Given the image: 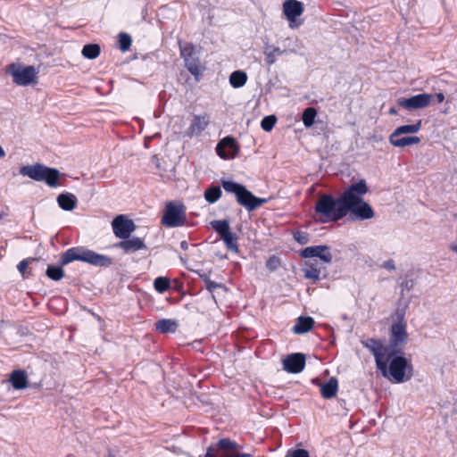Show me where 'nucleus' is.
<instances>
[{
  "instance_id": "obj_16",
  "label": "nucleus",
  "mask_w": 457,
  "mask_h": 457,
  "mask_svg": "<svg viewBox=\"0 0 457 457\" xmlns=\"http://www.w3.org/2000/svg\"><path fill=\"white\" fill-rule=\"evenodd\" d=\"M208 124L209 117L206 114L195 115L186 134L190 137L198 136L207 128Z\"/></svg>"
},
{
  "instance_id": "obj_49",
  "label": "nucleus",
  "mask_w": 457,
  "mask_h": 457,
  "mask_svg": "<svg viewBox=\"0 0 457 457\" xmlns=\"http://www.w3.org/2000/svg\"><path fill=\"white\" fill-rule=\"evenodd\" d=\"M5 151L4 148L0 145V159L4 158L5 156Z\"/></svg>"
},
{
  "instance_id": "obj_8",
  "label": "nucleus",
  "mask_w": 457,
  "mask_h": 457,
  "mask_svg": "<svg viewBox=\"0 0 457 457\" xmlns=\"http://www.w3.org/2000/svg\"><path fill=\"white\" fill-rule=\"evenodd\" d=\"M8 71L12 77L13 82L18 86H28L37 79V71L34 66H21L20 64H11Z\"/></svg>"
},
{
  "instance_id": "obj_15",
  "label": "nucleus",
  "mask_w": 457,
  "mask_h": 457,
  "mask_svg": "<svg viewBox=\"0 0 457 457\" xmlns=\"http://www.w3.org/2000/svg\"><path fill=\"white\" fill-rule=\"evenodd\" d=\"M304 367L305 355L303 353H291L283 360V368L289 373H299Z\"/></svg>"
},
{
  "instance_id": "obj_12",
  "label": "nucleus",
  "mask_w": 457,
  "mask_h": 457,
  "mask_svg": "<svg viewBox=\"0 0 457 457\" xmlns=\"http://www.w3.org/2000/svg\"><path fill=\"white\" fill-rule=\"evenodd\" d=\"M238 151L239 146L236 139L230 136L221 139L216 146L217 154L224 160L234 159L238 154Z\"/></svg>"
},
{
  "instance_id": "obj_25",
  "label": "nucleus",
  "mask_w": 457,
  "mask_h": 457,
  "mask_svg": "<svg viewBox=\"0 0 457 457\" xmlns=\"http://www.w3.org/2000/svg\"><path fill=\"white\" fill-rule=\"evenodd\" d=\"M247 75L243 71H235L229 76V83L232 87L239 88L245 85Z\"/></svg>"
},
{
  "instance_id": "obj_13",
  "label": "nucleus",
  "mask_w": 457,
  "mask_h": 457,
  "mask_svg": "<svg viewBox=\"0 0 457 457\" xmlns=\"http://www.w3.org/2000/svg\"><path fill=\"white\" fill-rule=\"evenodd\" d=\"M300 256L304 259L317 257L327 264L332 262L330 247L325 245L308 246L300 252Z\"/></svg>"
},
{
  "instance_id": "obj_6",
  "label": "nucleus",
  "mask_w": 457,
  "mask_h": 457,
  "mask_svg": "<svg viewBox=\"0 0 457 457\" xmlns=\"http://www.w3.org/2000/svg\"><path fill=\"white\" fill-rule=\"evenodd\" d=\"M20 173L36 181H44L51 187L58 186L60 178V171L57 169L49 168L39 163L23 166L21 168Z\"/></svg>"
},
{
  "instance_id": "obj_18",
  "label": "nucleus",
  "mask_w": 457,
  "mask_h": 457,
  "mask_svg": "<svg viewBox=\"0 0 457 457\" xmlns=\"http://www.w3.org/2000/svg\"><path fill=\"white\" fill-rule=\"evenodd\" d=\"M57 203L61 209L70 212L76 208L78 199L75 195L66 192L57 196Z\"/></svg>"
},
{
  "instance_id": "obj_5",
  "label": "nucleus",
  "mask_w": 457,
  "mask_h": 457,
  "mask_svg": "<svg viewBox=\"0 0 457 457\" xmlns=\"http://www.w3.org/2000/svg\"><path fill=\"white\" fill-rule=\"evenodd\" d=\"M221 186L226 192L234 194L237 203L248 212H253L268 202L267 198L255 196L245 186L234 181L221 179Z\"/></svg>"
},
{
  "instance_id": "obj_1",
  "label": "nucleus",
  "mask_w": 457,
  "mask_h": 457,
  "mask_svg": "<svg viewBox=\"0 0 457 457\" xmlns=\"http://www.w3.org/2000/svg\"><path fill=\"white\" fill-rule=\"evenodd\" d=\"M368 191L366 181L361 179L350 185L337 198H334L331 195H321L314 208L319 220L321 223L338 221L348 212L355 220L372 219L375 212L370 204L363 200Z\"/></svg>"
},
{
  "instance_id": "obj_35",
  "label": "nucleus",
  "mask_w": 457,
  "mask_h": 457,
  "mask_svg": "<svg viewBox=\"0 0 457 457\" xmlns=\"http://www.w3.org/2000/svg\"><path fill=\"white\" fill-rule=\"evenodd\" d=\"M170 287V280L165 277H158L154 281V289L161 294L166 292Z\"/></svg>"
},
{
  "instance_id": "obj_9",
  "label": "nucleus",
  "mask_w": 457,
  "mask_h": 457,
  "mask_svg": "<svg viewBox=\"0 0 457 457\" xmlns=\"http://www.w3.org/2000/svg\"><path fill=\"white\" fill-rule=\"evenodd\" d=\"M303 4L298 0H286L283 3V13L288 21L289 28L295 29L302 25L297 19L303 13Z\"/></svg>"
},
{
  "instance_id": "obj_4",
  "label": "nucleus",
  "mask_w": 457,
  "mask_h": 457,
  "mask_svg": "<svg viewBox=\"0 0 457 457\" xmlns=\"http://www.w3.org/2000/svg\"><path fill=\"white\" fill-rule=\"evenodd\" d=\"M74 261H80L94 266L109 267L112 259L107 255L97 253L85 247H72L68 249L62 256V265Z\"/></svg>"
},
{
  "instance_id": "obj_47",
  "label": "nucleus",
  "mask_w": 457,
  "mask_h": 457,
  "mask_svg": "<svg viewBox=\"0 0 457 457\" xmlns=\"http://www.w3.org/2000/svg\"><path fill=\"white\" fill-rule=\"evenodd\" d=\"M217 452V448L211 445L207 449V453L204 457H216L215 453Z\"/></svg>"
},
{
  "instance_id": "obj_11",
  "label": "nucleus",
  "mask_w": 457,
  "mask_h": 457,
  "mask_svg": "<svg viewBox=\"0 0 457 457\" xmlns=\"http://www.w3.org/2000/svg\"><path fill=\"white\" fill-rule=\"evenodd\" d=\"M433 96L431 94H419L410 98H400L398 105L408 110H417L428 106L431 103Z\"/></svg>"
},
{
  "instance_id": "obj_42",
  "label": "nucleus",
  "mask_w": 457,
  "mask_h": 457,
  "mask_svg": "<svg viewBox=\"0 0 457 457\" xmlns=\"http://www.w3.org/2000/svg\"><path fill=\"white\" fill-rule=\"evenodd\" d=\"M414 287L413 279H404L401 283V294L403 295L404 291H411Z\"/></svg>"
},
{
  "instance_id": "obj_38",
  "label": "nucleus",
  "mask_w": 457,
  "mask_h": 457,
  "mask_svg": "<svg viewBox=\"0 0 457 457\" xmlns=\"http://www.w3.org/2000/svg\"><path fill=\"white\" fill-rule=\"evenodd\" d=\"M277 122L274 115L265 116L261 121V127L264 131H270Z\"/></svg>"
},
{
  "instance_id": "obj_14",
  "label": "nucleus",
  "mask_w": 457,
  "mask_h": 457,
  "mask_svg": "<svg viewBox=\"0 0 457 457\" xmlns=\"http://www.w3.org/2000/svg\"><path fill=\"white\" fill-rule=\"evenodd\" d=\"M303 271L304 273V278L312 279L313 282H317L328 276L326 266L319 263L315 260L306 262Z\"/></svg>"
},
{
  "instance_id": "obj_32",
  "label": "nucleus",
  "mask_w": 457,
  "mask_h": 457,
  "mask_svg": "<svg viewBox=\"0 0 457 457\" xmlns=\"http://www.w3.org/2000/svg\"><path fill=\"white\" fill-rule=\"evenodd\" d=\"M317 116V111L313 107L306 108L302 115V120L306 128H310L314 124L315 118Z\"/></svg>"
},
{
  "instance_id": "obj_34",
  "label": "nucleus",
  "mask_w": 457,
  "mask_h": 457,
  "mask_svg": "<svg viewBox=\"0 0 457 457\" xmlns=\"http://www.w3.org/2000/svg\"><path fill=\"white\" fill-rule=\"evenodd\" d=\"M179 49L181 57L184 59V61L196 56L195 47L192 44H179Z\"/></svg>"
},
{
  "instance_id": "obj_37",
  "label": "nucleus",
  "mask_w": 457,
  "mask_h": 457,
  "mask_svg": "<svg viewBox=\"0 0 457 457\" xmlns=\"http://www.w3.org/2000/svg\"><path fill=\"white\" fill-rule=\"evenodd\" d=\"M118 37H119V48L122 52H127L131 46V43H132L131 37L127 33L121 32L119 34Z\"/></svg>"
},
{
  "instance_id": "obj_30",
  "label": "nucleus",
  "mask_w": 457,
  "mask_h": 457,
  "mask_svg": "<svg viewBox=\"0 0 457 457\" xmlns=\"http://www.w3.org/2000/svg\"><path fill=\"white\" fill-rule=\"evenodd\" d=\"M184 62L188 71L197 79L202 73L198 57L195 56L194 58L187 59Z\"/></svg>"
},
{
  "instance_id": "obj_26",
  "label": "nucleus",
  "mask_w": 457,
  "mask_h": 457,
  "mask_svg": "<svg viewBox=\"0 0 457 457\" xmlns=\"http://www.w3.org/2000/svg\"><path fill=\"white\" fill-rule=\"evenodd\" d=\"M220 238L222 239V241L224 242L226 247L235 253H237L239 252V248H238V245H237V240H238V237L232 233L231 231L223 235L222 237H220Z\"/></svg>"
},
{
  "instance_id": "obj_46",
  "label": "nucleus",
  "mask_w": 457,
  "mask_h": 457,
  "mask_svg": "<svg viewBox=\"0 0 457 457\" xmlns=\"http://www.w3.org/2000/svg\"><path fill=\"white\" fill-rule=\"evenodd\" d=\"M29 266V260L25 259L20 262L17 268L21 274H24Z\"/></svg>"
},
{
  "instance_id": "obj_28",
  "label": "nucleus",
  "mask_w": 457,
  "mask_h": 457,
  "mask_svg": "<svg viewBox=\"0 0 457 457\" xmlns=\"http://www.w3.org/2000/svg\"><path fill=\"white\" fill-rule=\"evenodd\" d=\"M101 53L100 46L97 44H87L85 45L82 48L81 54L82 55L89 60L96 59L99 56Z\"/></svg>"
},
{
  "instance_id": "obj_48",
  "label": "nucleus",
  "mask_w": 457,
  "mask_h": 457,
  "mask_svg": "<svg viewBox=\"0 0 457 457\" xmlns=\"http://www.w3.org/2000/svg\"><path fill=\"white\" fill-rule=\"evenodd\" d=\"M435 96L436 98L437 103H442L445 100V95L443 93H441V92L436 94Z\"/></svg>"
},
{
  "instance_id": "obj_51",
  "label": "nucleus",
  "mask_w": 457,
  "mask_h": 457,
  "mask_svg": "<svg viewBox=\"0 0 457 457\" xmlns=\"http://www.w3.org/2000/svg\"><path fill=\"white\" fill-rule=\"evenodd\" d=\"M180 247L184 250L187 249V243L186 241H182L180 243Z\"/></svg>"
},
{
  "instance_id": "obj_24",
  "label": "nucleus",
  "mask_w": 457,
  "mask_h": 457,
  "mask_svg": "<svg viewBox=\"0 0 457 457\" xmlns=\"http://www.w3.org/2000/svg\"><path fill=\"white\" fill-rule=\"evenodd\" d=\"M421 124H422V120H419L416 123L414 124H410V125H403V126H400V127H397L391 135H394V138L398 137V136H402V135H404V134H415L417 132H419L421 129Z\"/></svg>"
},
{
  "instance_id": "obj_23",
  "label": "nucleus",
  "mask_w": 457,
  "mask_h": 457,
  "mask_svg": "<svg viewBox=\"0 0 457 457\" xmlns=\"http://www.w3.org/2000/svg\"><path fill=\"white\" fill-rule=\"evenodd\" d=\"M286 51L281 50L278 46L267 45L264 46L263 54L265 55L266 63L270 66L274 64L277 58L282 55Z\"/></svg>"
},
{
  "instance_id": "obj_19",
  "label": "nucleus",
  "mask_w": 457,
  "mask_h": 457,
  "mask_svg": "<svg viewBox=\"0 0 457 457\" xmlns=\"http://www.w3.org/2000/svg\"><path fill=\"white\" fill-rule=\"evenodd\" d=\"M389 142L395 147H405L411 145H417L420 142V137L417 136H398L394 138V135H390Z\"/></svg>"
},
{
  "instance_id": "obj_36",
  "label": "nucleus",
  "mask_w": 457,
  "mask_h": 457,
  "mask_svg": "<svg viewBox=\"0 0 457 457\" xmlns=\"http://www.w3.org/2000/svg\"><path fill=\"white\" fill-rule=\"evenodd\" d=\"M214 447L217 448V450L220 449V450H223L224 453H228V450L237 449L238 447V445L236 442L231 441L228 438H221L220 440H219L217 445Z\"/></svg>"
},
{
  "instance_id": "obj_27",
  "label": "nucleus",
  "mask_w": 457,
  "mask_h": 457,
  "mask_svg": "<svg viewBox=\"0 0 457 457\" xmlns=\"http://www.w3.org/2000/svg\"><path fill=\"white\" fill-rule=\"evenodd\" d=\"M156 329L161 333H172L177 329V322L170 319H162L156 322Z\"/></svg>"
},
{
  "instance_id": "obj_17",
  "label": "nucleus",
  "mask_w": 457,
  "mask_h": 457,
  "mask_svg": "<svg viewBox=\"0 0 457 457\" xmlns=\"http://www.w3.org/2000/svg\"><path fill=\"white\" fill-rule=\"evenodd\" d=\"M115 246L117 248L122 249L125 253H134L138 250L146 248L144 241L141 238L136 237L123 239L122 241L118 242Z\"/></svg>"
},
{
  "instance_id": "obj_31",
  "label": "nucleus",
  "mask_w": 457,
  "mask_h": 457,
  "mask_svg": "<svg viewBox=\"0 0 457 457\" xmlns=\"http://www.w3.org/2000/svg\"><path fill=\"white\" fill-rule=\"evenodd\" d=\"M212 228L220 236L230 232V226L227 220H216L211 222Z\"/></svg>"
},
{
  "instance_id": "obj_40",
  "label": "nucleus",
  "mask_w": 457,
  "mask_h": 457,
  "mask_svg": "<svg viewBox=\"0 0 457 457\" xmlns=\"http://www.w3.org/2000/svg\"><path fill=\"white\" fill-rule=\"evenodd\" d=\"M279 265H280V261L275 255L270 256L266 262V267L270 271L276 270L279 267Z\"/></svg>"
},
{
  "instance_id": "obj_29",
  "label": "nucleus",
  "mask_w": 457,
  "mask_h": 457,
  "mask_svg": "<svg viewBox=\"0 0 457 457\" xmlns=\"http://www.w3.org/2000/svg\"><path fill=\"white\" fill-rule=\"evenodd\" d=\"M222 192L220 187L211 186L204 191V199L209 204L216 203L221 197Z\"/></svg>"
},
{
  "instance_id": "obj_39",
  "label": "nucleus",
  "mask_w": 457,
  "mask_h": 457,
  "mask_svg": "<svg viewBox=\"0 0 457 457\" xmlns=\"http://www.w3.org/2000/svg\"><path fill=\"white\" fill-rule=\"evenodd\" d=\"M293 237L300 245H306L310 241V235L305 231H295L293 234Z\"/></svg>"
},
{
  "instance_id": "obj_50",
  "label": "nucleus",
  "mask_w": 457,
  "mask_h": 457,
  "mask_svg": "<svg viewBox=\"0 0 457 457\" xmlns=\"http://www.w3.org/2000/svg\"><path fill=\"white\" fill-rule=\"evenodd\" d=\"M450 249L457 254V244L451 245Z\"/></svg>"
},
{
  "instance_id": "obj_22",
  "label": "nucleus",
  "mask_w": 457,
  "mask_h": 457,
  "mask_svg": "<svg viewBox=\"0 0 457 457\" xmlns=\"http://www.w3.org/2000/svg\"><path fill=\"white\" fill-rule=\"evenodd\" d=\"M338 390V383L337 378H330L328 382L324 383L320 386L321 395L325 399H330L336 396Z\"/></svg>"
},
{
  "instance_id": "obj_10",
  "label": "nucleus",
  "mask_w": 457,
  "mask_h": 457,
  "mask_svg": "<svg viewBox=\"0 0 457 457\" xmlns=\"http://www.w3.org/2000/svg\"><path fill=\"white\" fill-rule=\"evenodd\" d=\"M114 235L120 239H127L130 234L135 231L136 225L132 220L125 218L123 215H118L112 222Z\"/></svg>"
},
{
  "instance_id": "obj_41",
  "label": "nucleus",
  "mask_w": 457,
  "mask_h": 457,
  "mask_svg": "<svg viewBox=\"0 0 457 457\" xmlns=\"http://www.w3.org/2000/svg\"><path fill=\"white\" fill-rule=\"evenodd\" d=\"M286 457H310V455L305 449H295L288 452Z\"/></svg>"
},
{
  "instance_id": "obj_52",
  "label": "nucleus",
  "mask_w": 457,
  "mask_h": 457,
  "mask_svg": "<svg viewBox=\"0 0 457 457\" xmlns=\"http://www.w3.org/2000/svg\"><path fill=\"white\" fill-rule=\"evenodd\" d=\"M389 113H390V114H394V115H395V114H396V113H397V111H396V109H395V108H391V109L389 110Z\"/></svg>"
},
{
  "instance_id": "obj_20",
  "label": "nucleus",
  "mask_w": 457,
  "mask_h": 457,
  "mask_svg": "<svg viewBox=\"0 0 457 457\" xmlns=\"http://www.w3.org/2000/svg\"><path fill=\"white\" fill-rule=\"evenodd\" d=\"M313 325L314 320L312 318L300 316L293 327V331L295 334L302 335L309 332L312 328Z\"/></svg>"
},
{
  "instance_id": "obj_43",
  "label": "nucleus",
  "mask_w": 457,
  "mask_h": 457,
  "mask_svg": "<svg viewBox=\"0 0 457 457\" xmlns=\"http://www.w3.org/2000/svg\"><path fill=\"white\" fill-rule=\"evenodd\" d=\"M220 457H254L245 453H223Z\"/></svg>"
},
{
  "instance_id": "obj_3",
  "label": "nucleus",
  "mask_w": 457,
  "mask_h": 457,
  "mask_svg": "<svg viewBox=\"0 0 457 457\" xmlns=\"http://www.w3.org/2000/svg\"><path fill=\"white\" fill-rule=\"evenodd\" d=\"M409 335L406 330V324L402 317L398 322L393 323L390 329L389 344L385 345L381 340L375 338H369L362 341V345L368 349L370 342H376L384 349L380 353H387V357L391 358L395 354L403 353V348L408 343Z\"/></svg>"
},
{
  "instance_id": "obj_2",
  "label": "nucleus",
  "mask_w": 457,
  "mask_h": 457,
  "mask_svg": "<svg viewBox=\"0 0 457 457\" xmlns=\"http://www.w3.org/2000/svg\"><path fill=\"white\" fill-rule=\"evenodd\" d=\"M378 345L376 342H370L368 350L374 356L376 367L381 375L394 383L410 380L412 377L411 363L403 355L395 354L388 358L387 353H380L384 349Z\"/></svg>"
},
{
  "instance_id": "obj_33",
  "label": "nucleus",
  "mask_w": 457,
  "mask_h": 457,
  "mask_svg": "<svg viewBox=\"0 0 457 457\" xmlns=\"http://www.w3.org/2000/svg\"><path fill=\"white\" fill-rule=\"evenodd\" d=\"M46 275L51 279L58 281L63 278L64 273L62 267L49 265L46 270Z\"/></svg>"
},
{
  "instance_id": "obj_44",
  "label": "nucleus",
  "mask_w": 457,
  "mask_h": 457,
  "mask_svg": "<svg viewBox=\"0 0 457 457\" xmlns=\"http://www.w3.org/2000/svg\"><path fill=\"white\" fill-rule=\"evenodd\" d=\"M382 267L388 270H395V264L394 260L389 259L383 262Z\"/></svg>"
},
{
  "instance_id": "obj_45",
  "label": "nucleus",
  "mask_w": 457,
  "mask_h": 457,
  "mask_svg": "<svg viewBox=\"0 0 457 457\" xmlns=\"http://www.w3.org/2000/svg\"><path fill=\"white\" fill-rule=\"evenodd\" d=\"M205 286H206V288L210 291V292H213L216 288L220 287V285L214 282V281H212L210 279L206 280L205 281Z\"/></svg>"
},
{
  "instance_id": "obj_7",
  "label": "nucleus",
  "mask_w": 457,
  "mask_h": 457,
  "mask_svg": "<svg viewBox=\"0 0 457 457\" xmlns=\"http://www.w3.org/2000/svg\"><path fill=\"white\" fill-rule=\"evenodd\" d=\"M186 221V208L182 204H166L162 223L167 228L180 227Z\"/></svg>"
},
{
  "instance_id": "obj_21",
  "label": "nucleus",
  "mask_w": 457,
  "mask_h": 457,
  "mask_svg": "<svg viewBox=\"0 0 457 457\" xmlns=\"http://www.w3.org/2000/svg\"><path fill=\"white\" fill-rule=\"evenodd\" d=\"M10 382L14 389L21 390L28 386L27 374L23 370H14L10 376Z\"/></svg>"
}]
</instances>
